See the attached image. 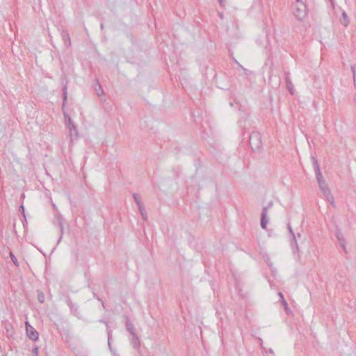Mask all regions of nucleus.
<instances>
[{
    "instance_id": "nucleus-6",
    "label": "nucleus",
    "mask_w": 356,
    "mask_h": 356,
    "mask_svg": "<svg viewBox=\"0 0 356 356\" xmlns=\"http://www.w3.org/2000/svg\"><path fill=\"white\" fill-rule=\"evenodd\" d=\"M317 179H318V181L319 184H321V179H322V175L319 172L317 175Z\"/></svg>"
},
{
    "instance_id": "nucleus-5",
    "label": "nucleus",
    "mask_w": 356,
    "mask_h": 356,
    "mask_svg": "<svg viewBox=\"0 0 356 356\" xmlns=\"http://www.w3.org/2000/svg\"><path fill=\"white\" fill-rule=\"evenodd\" d=\"M10 257H11V259H12V260H13V263H14L15 265H17H17H18V264H17V259L15 258V257L12 253H10Z\"/></svg>"
},
{
    "instance_id": "nucleus-7",
    "label": "nucleus",
    "mask_w": 356,
    "mask_h": 356,
    "mask_svg": "<svg viewBox=\"0 0 356 356\" xmlns=\"http://www.w3.org/2000/svg\"><path fill=\"white\" fill-rule=\"evenodd\" d=\"M38 348H35L34 349V350H33L34 354H35V355H38Z\"/></svg>"
},
{
    "instance_id": "nucleus-3",
    "label": "nucleus",
    "mask_w": 356,
    "mask_h": 356,
    "mask_svg": "<svg viewBox=\"0 0 356 356\" xmlns=\"http://www.w3.org/2000/svg\"><path fill=\"white\" fill-rule=\"evenodd\" d=\"M265 218H266V214L264 213L262 215V218H261V225L262 227V228L265 229L266 227V221L265 220Z\"/></svg>"
},
{
    "instance_id": "nucleus-2",
    "label": "nucleus",
    "mask_w": 356,
    "mask_h": 356,
    "mask_svg": "<svg viewBox=\"0 0 356 356\" xmlns=\"http://www.w3.org/2000/svg\"><path fill=\"white\" fill-rule=\"evenodd\" d=\"M26 333L31 339H32L33 341H36L38 339V333L27 322H26Z\"/></svg>"
},
{
    "instance_id": "nucleus-4",
    "label": "nucleus",
    "mask_w": 356,
    "mask_h": 356,
    "mask_svg": "<svg viewBox=\"0 0 356 356\" xmlns=\"http://www.w3.org/2000/svg\"><path fill=\"white\" fill-rule=\"evenodd\" d=\"M343 21H342V23L344 26H347L348 24V17H347V15L346 13H343Z\"/></svg>"
},
{
    "instance_id": "nucleus-1",
    "label": "nucleus",
    "mask_w": 356,
    "mask_h": 356,
    "mask_svg": "<svg viewBox=\"0 0 356 356\" xmlns=\"http://www.w3.org/2000/svg\"><path fill=\"white\" fill-rule=\"evenodd\" d=\"M293 12L299 18L305 16L306 13V6L305 3L301 0H296L294 5Z\"/></svg>"
}]
</instances>
